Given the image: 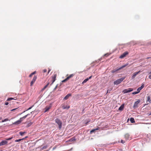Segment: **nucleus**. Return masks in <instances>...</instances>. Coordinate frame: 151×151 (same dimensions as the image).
I'll return each instance as SVG.
<instances>
[{
  "label": "nucleus",
  "mask_w": 151,
  "mask_h": 151,
  "mask_svg": "<svg viewBox=\"0 0 151 151\" xmlns=\"http://www.w3.org/2000/svg\"><path fill=\"white\" fill-rule=\"evenodd\" d=\"M29 115V114H28L27 115L23 116V117L21 118L19 120H18L17 121L15 122L14 123V124H20L21 123V122L22 121L23 119H24L25 118H26L27 117V116Z\"/></svg>",
  "instance_id": "f257e3e1"
},
{
  "label": "nucleus",
  "mask_w": 151,
  "mask_h": 151,
  "mask_svg": "<svg viewBox=\"0 0 151 151\" xmlns=\"http://www.w3.org/2000/svg\"><path fill=\"white\" fill-rule=\"evenodd\" d=\"M47 71V70L46 69H44L43 70V73H45Z\"/></svg>",
  "instance_id": "2f4dec72"
},
{
  "label": "nucleus",
  "mask_w": 151,
  "mask_h": 151,
  "mask_svg": "<svg viewBox=\"0 0 151 151\" xmlns=\"http://www.w3.org/2000/svg\"><path fill=\"white\" fill-rule=\"evenodd\" d=\"M124 107V104H122L121 106L119 108V111H122Z\"/></svg>",
  "instance_id": "a211bd4d"
},
{
  "label": "nucleus",
  "mask_w": 151,
  "mask_h": 151,
  "mask_svg": "<svg viewBox=\"0 0 151 151\" xmlns=\"http://www.w3.org/2000/svg\"><path fill=\"white\" fill-rule=\"evenodd\" d=\"M15 97H14V98H9L7 99V101H11V100H16V99H15L14 98Z\"/></svg>",
  "instance_id": "5701e85b"
},
{
  "label": "nucleus",
  "mask_w": 151,
  "mask_h": 151,
  "mask_svg": "<svg viewBox=\"0 0 151 151\" xmlns=\"http://www.w3.org/2000/svg\"><path fill=\"white\" fill-rule=\"evenodd\" d=\"M124 78H122L117 80L114 82V84L115 85H118L120 84Z\"/></svg>",
  "instance_id": "f03ea898"
},
{
  "label": "nucleus",
  "mask_w": 151,
  "mask_h": 151,
  "mask_svg": "<svg viewBox=\"0 0 151 151\" xmlns=\"http://www.w3.org/2000/svg\"><path fill=\"white\" fill-rule=\"evenodd\" d=\"M71 96V94L70 93L68 94L63 99V100H65L68 99L70 96Z\"/></svg>",
  "instance_id": "4468645a"
},
{
  "label": "nucleus",
  "mask_w": 151,
  "mask_h": 151,
  "mask_svg": "<svg viewBox=\"0 0 151 151\" xmlns=\"http://www.w3.org/2000/svg\"><path fill=\"white\" fill-rule=\"evenodd\" d=\"M26 133V132H19V134H20L21 135V136H22L24 135V134L25 133Z\"/></svg>",
  "instance_id": "a878e982"
},
{
  "label": "nucleus",
  "mask_w": 151,
  "mask_h": 151,
  "mask_svg": "<svg viewBox=\"0 0 151 151\" xmlns=\"http://www.w3.org/2000/svg\"><path fill=\"white\" fill-rule=\"evenodd\" d=\"M139 92V91H136V92H133L132 93L133 94H136L138 93Z\"/></svg>",
  "instance_id": "c85d7f7f"
},
{
  "label": "nucleus",
  "mask_w": 151,
  "mask_h": 151,
  "mask_svg": "<svg viewBox=\"0 0 151 151\" xmlns=\"http://www.w3.org/2000/svg\"><path fill=\"white\" fill-rule=\"evenodd\" d=\"M109 55V54H105V55H104V56H108V55Z\"/></svg>",
  "instance_id": "58836bf2"
},
{
  "label": "nucleus",
  "mask_w": 151,
  "mask_h": 151,
  "mask_svg": "<svg viewBox=\"0 0 151 151\" xmlns=\"http://www.w3.org/2000/svg\"><path fill=\"white\" fill-rule=\"evenodd\" d=\"M88 80V78H87L86 79H85L84 80V81L82 83H86Z\"/></svg>",
  "instance_id": "bb28decb"
},
{
  "label": "nucleus",
  "mask_w": 151,
  "mask_h": 151,
  "mask_svg": "<svg viewBox=\"0 0 151 151\" xmlns=\"http://www.w3.org/2000/svg\"><path fill=\"white\" fill-rule=\"evenodd\" d=\"M27 137H24V138H25V139L26 138H27Z\"/></svg>",
  "instance_id": "de8ad7c7"
},
{
  "label": "nucleus",
  "mask_w": 151,
  "mask_h": 151,
  "mask_svg": "<svg viewBox=\"0 0 151 151\" xmlns=\"http://www.w3.org/2000/svg\"><path fill=\"white\" fill-rule=\"evenodd\" d=\"M128 65V63H127L126 64L122 66V67H121L117 69L116 70H112L111 72L112 73H114L115 72H116V71H118V70L121 69H122L125 67L127 66Z\"/></svg>",
  "instance_id": "20e7f679"
},
{
  "label": "nucleus",
  "mask_w": 151,
  "mask_h": 151,
  "mask_svg": "<svg viewBox=\"0 0 151 151\" xmlns=\"http://www.w3.org/2000/svg\"><path fill=\"white\" fill-rule=\"evenodd\" d=\"M8 104H9V103H8V102H6V103H5V105H8Z\"/></svg>",
  "instance_id": "e433bc0d"
},
{
  "label": "nucleus",
  "mask_w": 151,
  "mask_h": 151,
  "mask_svg": "<svg viewBox=\"0 0 151 151\" xmlns=\"http://www.w3.org/2000/svg\"><path fill=\"white\" fill-rule=\"evenodd\" d=\"M2 119V118L1 117H0V120H1Z\"/></svg>",
  "instance_id": "a18cd8bd"
},
{
  "label": "nucleus",
  "mask_w": 151,
  "mask_h": 151,
  "mask_svg": "<svg viewBox=\"0 0 151 151\" xmlns=\"http://www.w3.org/2000/svg\"><path fill=\"white\" fill-rule=\"evenodd\" d=\"M50 84V83H47V84L42 89V91H43L47 87V86L49 85Z\"/></svg>",
  "instance_id": "4be33fe9"
},
{
  "label": "nucleus",
  "mask_w": 151,
  "mask_h": 151,
  "mask_svg": "<svg viewBox=\"0 0 151 151\" xmlns=\"http://www.w3.org/2000/svg\"><path fill=\"white\" fill-rule=\"evenodd\" d=\"M70 106H63L62 108L63 109H68L70 108Z\"/></svg>",
  "instance_id": "412c9836"
},
{
  "label": "nucleus",
  "mask_w": 151,
  "mask_h": 151,
  "mask_svg": "<svg viewBox=\"0 0 151 151\" xmlns=\"http://www.w3.org/2000/svg\"><path fill=\"white\" fill-rule=\"evenodd\" d=\"M112 90V88L110 90H108L107 92V93H109L110 91Z\"/></svg>",
  "instance_id": "7c9ffc66"
},
{
  "label": "nucleus",
  "mask_w": 151,
  "mask_h": 151,
  "mask_svg": "<svg viewBox=\"0 0 151 151\" xmlns=\"http://www.w3.org/2000/svg\"><path fill=\"white\" fill-rule=\"evenodd\" d=\"M144 87V84H142L140 87L138 88L137 89V91H139V92Z\"/></svg>",
  "instance_id": "dca6fc26"
},
{
  "label": "nucleus",
  "mask_w": 151,
  "mask_h": 151,
  "mask_svg": "<svg viewBox=\"0 0 151 151\" xmlns=\"http://www.w3.org/2000/svg\"><path fill=\"white\" fill-rule=\"evenodd\" d=\"M47 148V146L43 147L42 148V149H45Z\"/></svg>",
  "instance_id": "c9c22d12"
},
{
  "label": "nucleus",
  "mask_w": 151,
  "mask_h": 151,
  "mask_svg": "<svg viewBox=\"0 0 151 151\" xmlns=\"http://www.w3.org/2000/svg\"><path fill=\"white\" fill-rule=\"evenodd\" d=\"M151 100L150 99V96H148L147 97V104H149L150 103H151Z\"/></svg>",
  "instance_id": "2eb2a0df"
},
{
  "label": "nucleus",
  "mask_w": 151,
  "mask_h": 151,
  "mask_svg": "<svg viewBox=\"0 0 151 151\" xmlns=\"http://www.w3.org/2000/svg\"><path fill=\"white\" fill-rule=\"evenodd\" d=\"M140 101L139 100H138L137 101L135 102L134 104L133 107L136 108L138 107V104L140 102Z\"/></svg>",
  "instance_id": "6e6552de"
},
{
  "label": "nucleus",
  "mask_w": 151,
  "mask_h": 151,
  "mask_svg": "<svg viewBox=\"0 0 151 151\" xmlns=\"http://www.w3.org/2000/svg\"><path fill=\"white\" fill-rule=\"evenodd\" d=\"M89 122H90V121H88V122H87L86 123V124H87Z\"/></svg>",
  "instance_id": "a19ab883"
},
{
  "label": "nucleus",
  "mask_w": 151,
  "mask_h": 151,
  "mask_svg": "<svg viewBox=\"0 0 151 151\" xmlns=\"http://www.w3.org/2000/svg\"><path fill=\"white\" fill-rule=\"evenodd\" d=\"M99 127H98L97 128L95 129H92V130H91V131H90V133H93V132H95V131H96V130H98L99 129Z\"/></svg>",
  "instance_id": "6ab92c4d"
},
{
  "label": "nucleus",
  "mask_w": 151,
  "mask_h": 151,
  "mask_svg": "<svg viewBox=\"0 0 151 151\" xmlns=\"http://www.w3.org/2000/svg\"><path fill=\"white\" fill-rule=\"evenodd\" d=\"M89 122H90V121H88V122H87L86 123V124H87Z\"/></svg>",
  "instance_id": "79ce46f5"
},
{
  "label": "nucleus",
  "mask_w": 151,
  "mask_h": 151,
  "mask_svg": "<svg viewBox=\"0 0 151 151\" xmlns=\"http://www.w3.org/2000/svg\"><path fill=\"white\" fill-rule=\"evenodd\" d=\"M5 122L4 120H3L2 121V122Z\"/></svg>",
  "instance_id": "37998d69"
},
{
  "label": "nucleus",
  "mask_w": 151,
  "mask_h": 151,
  "mask_svg": "<svg viewBox=\"0 0 151 151\" xmlns=\"http://www.w3.org/2000/svg\"><path fill=\"white\" fill-rule=\"evenodd\" d=\"M121 142L123 144L125 143V142L124 140H122L121 141Z\"/></svg>",
  "instance_id": "473e14b6"
},
{
  "label": "nucleus",
  "mask_w": 151,
  "mask_h": 151,
  "mask_svg": "<svg viewBox=\"0 0 151 151\" xmlns=\"http://www.w3.org/2000/svg\"><path fill=\"white\" fill-rule=\"evenodd\" d=\"M5 122L8 121L9 119H4Z\"/></svg>",
  "instance_id": "f704fd0d"
},
{
  "label": "nucleus",
  "mask_w": 151,
  "mask_h": 151,
  "mask_svg": "<svg viewBox=\"0 0 151 151\" xmlns=\"http://www.w3.org/2000/svg\"><path fill=\"white\" fill-rule=\"evenodd\" d=\"M52 106V105H51V104H50V106H47L45 108V111H44L45 112H46L47 111H48V110L50 109L51 107Z\"/></svg>",
  "instance_id": "f8f14e48"
},
{
  "label": "nucleus",
  "mask_w": 151,
  "mask_h": 151,
  "mask_svg": "<svg viewBox=\"0 0 151 151\" xmlns=\"http://www.w3.org/2000/svg\"><path fill=\"white\" fill-rule=\"evenodd\" d=\"M36 73V72L35 71L33 72V73H32L30 75H29V77H31L33 75L35 74Z\"/></svg>",
  "instance_id": "393cba45"
},
{
  "label": "nucleus",
  "mask_w": 151,
  "mask_h": 151,
  "mask_svg": "<svg viewBox=\"0 0 151 151\" xmlns=\"http://www.w3.org/2000/svg\"><path fill=\"white\" fill-rule=\"evenodd\" d=\"M12 138H13V137H10V138H6L5 139L6 140H11V139H12Z\"/></svg>",
  "instance_id": "cd10ccee"
},
{
  "label": "nucleus",
  "mask_w": 151,
  "mask_h": 151,
  "mask_svg": "<svg viewBox=\"0 0 151 151\" xmlns=\"http://www.w3.org/2000/svg\"><path fill=\"white\" fill-rule=\"evenodd\" d=\"M92 77V76H90V77H89L88 78H87L88 79V80H89V79H90Z\"/></svg>",
  "instance_id": "4c0bfd02"
},
{
  "label": "nucleus",
  "mask_w": 151,
  "mask_h": 151,
  "mask_svg": "<svg viewBox=\"0 0 151 151\" xmlns=\"http://www.w3.org/2000/svg\"><path fill=\"white\" fill-rule=\"evenodd\" d=\"M50 70L49 69V70H48V73L50 72Z\"/></svg>",
  "instance_id": "c03bdc74"
},
{
  "label": "nucleus",
  "mask_w": 151,
  "mask_h": 151,
  "mask_svg": "<svg viewBox=\"0 0 151 151\" xmlns=\"http://www.w3.org/2000/svg\"><path fill=\"white\" fill-rule=\"evenodd\" d=\"M8 143V142L6 140L2 141L0 142V146L4 145Z\"/></svg>",
  "instance_id": "ddd939ff"
},
{
  "label": "nucleus",
  "mask_w": 151,
  "mask_h": 151,
  "mask_svg": "<svg viewBox=\"0 0 151 151\" xmlns=\"http://www.w3.org/2000/svg\"><path fill=\"white\" fill-rule=\"evenodd\" d=\"M129 135L128 134H126L125 135L124 137L126 139H130Z\"/></svg>",
  "instance_id": "f3484780"
},
{
  "label": "nucleus",
  "mask_w": 151,
  "mask_h": 151,
  "mask_svg": "<svg viewBox=\"0 0 151 151\" xmlns=\"http://www.w3.org/2000/svg\"><path fill=\"white\" fill-rule=\"evenodd\" d=\"M140 72V71H139L138 72H137L134 73L132 76V78L133 79L135 78V76L138 74Z\"/></svg>",
  "instance_id": "9b49d317"
},
{
  "label": "nucleus",
  "mask_w": 151,
  "mask_h": 151,
  "mask_svg": "<svg viewBox=\"0 0 151 151\" xmlns=\"http://www.w3.org/2000/svg\"><path fill=\"white\" fill-rule=\"evenodd\" d=\"M57 76V75L56 74H54L52 76L51 78V81L52 83L50 84V85H51L56 80V79Z\"/></svg>",
  "instance_id": "39448f33"
},
{
  "label": "nucleus",
  "mask_w": 151,
  "mask_h": 151,
  "mask_svg": "<svg viewBox=\"0 0 151 151\" xmlns=\"http://www.w3.org/2000/svg\"><path fill=\"white\" fill-rule=\"evenodd\" d=\"M55 122L56 123H57L58 125H59V129H61L62 127V122L59 119H56L55 120Z\"/></svg>",
  "instance_id": "7ed1b4c3"
},
{
  "label": "nucleus",
  "mask_w": 151,
  "mask_h": 151,
  "mask_svg": "<svg viewBox=\"0 0 151 151\" xmlns=\"http://www.w3.org/2000/svg\"><path fill=\"white\" fill-rule=\"evenodd\" d=\"M74 75L73 74H71L69 76L67 77V78H65V79L63 80L62 81V82H65L68 80L70 78L73 77L74 76Z\"/></svg>",
  "instance_id": "0eeeda50"
},
{
  "label": "nucleus",
  "mask_w": 151,
  "mask_h": 151,
  "mask_svg": "<svg viewBox=\"0 0 151 151\" xmlns=\"http://www.w3.org/2000/svg\"><path fill=\"white\" fill-rule=\"evenodd\" d=\"M149 78L151 79V75H149Z\"/></svg>",
  "instance_id": "ea45409f"
},
{
  "label": "nucleus",
  "mask_w": 151,
  "mask_h": 151,
  "mask_svg": "<svg viewBox=\"0 0 151 151\" xmlns=\"http://www.w3.org/2000/svg\"><path fill=\"white\" fill-rule=\"evenodd\" d=\"M128 54V52H126L122 54L120 57L119 58H122L125 57Z\"/></svg>",
  "instance_id": "9d476101"
},
{
  "label": "nucleus",
  "mask_w": 151,
  "mask_h": 151,
  "mask_svg": "<svg viewBox=\"0 0 151 151\" xmlns=\"http://www.w3.org/2000/svg\"><path fill=\"white\" fill-rule=\"evenodd\" d=\"M133 90V88H129L128 89H127L124 90L123 91V92L124 93H128L129 92H130Z\"/></svg>",
  "instance_id": "423d86ee"
},
{
  "label": "nucleus",
  "mask_w": 151,
  "mask_h": 151,
  "mask_svg": "<svg viewBox=\"0 0 151 151\" xmlns=\"http://www.w3.org/2000/svg\"><path fill=\"white\" fill-rule=\"evenodd\" d=\"M37 78V77L36 76H35L33 78V79H32V81H31V83H30V86H32L33 84L35 82V81L36 80V79Z\"/></svg>",
  "instance_id": "1a4fd4ad"
},
{
  "label": "nucleus",
  "mask_w": 151,
  "mask_h": 151,
  "mask_svg": "<svg viewBox=\"0 0 151 151\" xmlns=\"http://www.w3.org/2000/svg\"><path fill=\"white\" fill-rule=\"evenodd\" d=\"M130 120L132 123L135 122V121L133 118L131 117L130 118Z\"/></svg>",
  "instance_id": "aec40b11"
},
{
  "label": "nucleus",
  "mask_w": 151,
  "mask_h": 151,
  "mask_svg": "<svg viewBox=\"0 0 151 151\" xmlns=\"http://www.w3.org/2000/svg\"><path fill=\"white\" fill-rule=\"evenodd\" d=\"M17 109V108H15V109H12L11 110V111H14L15 110Z\"/></svg>",
  "instance_id": "72a5a7b5"
},
{
  "label": "nucleus",
  "mask_w": 151,
  "mask_h": 151,
  "mask_svg": "<svg viewBox=\"0 0 151 151\" xmlns=\"http://www.w3.org/2000/svg\"><path fill=\"white\" fill-rule=\"evenodd\" d=\"M149 74L151 75V71L150 72Z\"/></svg>",
  "instance_id": "49530a36"
},
{
  "label": "nucleus",
  "mask_w": 151,
  "mask_h": 151,
  "mask_svg": "<svg viewBox=\"0 0 151 151\" xmlns=\"http://www.w3.org/2000/svg\"><path fill=\"white\" fill-rule=\"evenodd\" d=\"M34 105H33V106H31L27 110V111L28 110H29V109H31L34 106Z\"/></svg>",
  "instance_id": "c756f323"
},
{
  "label": "nucleus",
  "mask_w": 151,
  "mask_h": 151,
  "mask_svg": "<svg viewBox=\"0 0 151 151\" xmlns=\"http://www.w3.org/2000/svg\"><path fill=\"white\" fill-rule=\"evenodd\" d=\"M25 139V138H23L21 139H17L15 140V142H19L20 141L22 140H24Z\"/></svg>",
  "instance_id": "b1692460"
}]
</instances>
